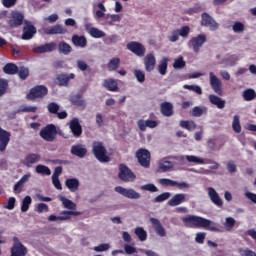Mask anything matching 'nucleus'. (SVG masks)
Returning <instances> with one entry per match:
<instances>
[{
    "label": "nucleus",
    "instance_id": "obj_1",
    "mask_svg": "<svg viewBox=\"0 0 256 256\" xmlns=\"http://www.w3.org/2000/svg\"><path fill=\"white\" fill-rule=\"evenodd\" d=\"M182 223H184L185 227L190 229H206L207 231H214L217 233L220 231L213 221L195 215L183 217Z\"/></svg>",
    "mask_w": 256,
    "mask_h": 256
},
{
    "label": "nucleus",
    "instance_id": "obj_2",
    "mask_svg": "<svg viewBox=\"0 0 256 256\" xmlns=\"http://www.w3.org/2000/svg\"><path fill=\"white\" fill-rule=\"evenodd\" d=\"M92 153L100 163H109L111 157L107 154V148L101 141H94L92 143Z\"/></svg>",
    "mask_w": 256,
    "mask_h": 256
},
{
    "label": "nucleus",
    "instance_id": "obj_3",
    "mask_svg": "<svg viewBox=\"0 0 256 256\" xmlns=\"http://www.w3.org/2000/svg\"><path fill=\"white\" fill-rule=\"evenodd\" d=\"M49 94V89L45 85H36L30 89L29 93L26 95L28 101H35L36 99H43Z\"/></svg>",
    "mask_w": 256,
    "mask_h": 256
},
{
    "label": "nucleus",
    "instance_id": "obj_4",
    "mask_svg": "<svg viewBox=\"0 0 256 256\" xmlns=\"http://www.w3.org/2000/svg\"><path fill=\"white\" fill-rule=\"evenodd\" d=\"M39 135L44 141L52 143L57 138V126L55 124H48L40 130Z\"/></svg>",
    "mask_w": 256,
    "mask_h": 256
},
{
    "label": "nucleus",
    "instance_id": "obj_5",
    "mask_svg": "<svg viewBox=\"0 0 256 256\" xmlns=\"http://www.w3.org/2000/svg\"><path fill=\"white\" fill-rule=\"evenodd\" d=\"M14 244L10 249V256H26L29 253L27 247L21 243L19 238H13Z\"/></svg>",
    "mask_w": 256,
    "mask_h": 256
},
{
    "label": "nucleus",
    "instance_id": "obj_6",
    "mask_svg": "<svg viewBox=\"0 0 256 256\" xmlns=\"http://www.w3.org/2000/svg\"><path fill=\"white\" fill-rule=\"evenodd\" d=\"M25 20V15L19 11H12L8 20V25L12 29H17V27H21V24Z\"/></svg>",
    "mask_w": 256,
    "mask_h": 256
},
{
    "label": "nucleus",
    "instance_id": "obj_7",
    "mask_svg": "<svg viewBox=\"0 0 256 256\" xmlns=\"http://www.w3.org/2000/svg\"><path fill=\"white\" fill-rule=\"evenodd\" d=\"M36 33H37V28L35 27V25H33L29 21H25V25L22 30L21 39H23V41H29L31 40L32 37H35Z\"/></svg>",
    "mask_w": 256,
    "mask_h": 256
},
{
    "label": "nucleus",
    "instance_id": "obj_8",
    "mask_svg": "<svg viewBox=\"0 0 256 256\" xmlns=\"http://www.w3.org/2000/svg\"><path fill=\"white\" fill-rule=\"evenodd\" d=\"M137 159L142 167H149L151 164V153L146 149H139L136 153Z\"/></svg>",
    "mask_w": 256,
    "mask_h": 256
},
{
    "label": "nucleus",
    "instance_id": "obj_9",
    "mask_svg": "<svg viewBox=\"0 0 256 256\" xmlns=\"http://www.w3.org/2000/svg\"><path fill=\"white\" fill-rule=\"evenodd\" d=\"M205 41H207V37L205 36V34H200L192 38L189 41L188 45L189 47L193 48V51H195V53H199V49L203 47V43H205Z\"/></svg>",
    "mask_w": 256,
    "mask_h": 256
},
{
    "label": "nucleus",
    "instance_id": "obj_10",
    "mask_svg": "<svg viewBox=\"0 0 256 256\" xmlns=\"http://www.w3.org/2000/svg\"><path fill=\"white\" fill-rule=\"evenodd\" d=\"M187 161L188 163H194L195 165H209L211 163H213V161H211V159H203L197 156H193V155H186V156H181L180 157V161Z\"/></svg>",
    "mask_w": 256,
    "mask_h": 256
},
{
    "label": "nucleus",
    "instance_id": "obj_11",
    "mask_svg": "<svg viewBox=\"0 0 256 256\" xmlns=\"http://www.w3.org/2000/svg\"><path fill=\"white\" fill-rule=\"evenodd\" d=\"M57 49V43L55 42H49L44 45L36 46L32 48L33 53H53Z\"/></svg>",
    "mask_w": 256,
    "mask_h": 256
},
{
    "label": "nucleus",
    "instance_id": "obj_12",
    "mask_svg": "<svg viewBox=\"0 0 256 256\" xmlns=\"http://www.w3.org/2000/svg\"><path fill=\"white\" fill-rule=\"evenodd\" d=\"M57 49V43L55 42H49L44 45L36 46L32 48L33 53H53Z\"/></svg>",
    "mask_w": 256,
    "mask_h": 256
},
{
    "label": "nucleus",
    "instance_id": "obj_13",
    "mask_svg": "<svg viewBox=\"0 0 256 256\" xmlns=\"http://www.w3.org/2000/svg\"><path fill=\"white\" fill-rule=\"evenodd\" d=\"M9 141H11V133L1 128L0 126V152L1 153H3L7 149V145H9Z\"/></svg>",
    "mask_w": 256,
    "mask_h": 256
},
{
    "label": "nucleus",
    "instance_id": "obj_14",
    "mask_svg": "<svg viewBox=\"0 0 256 256\" xmlns=\"http://www.w3.org/2000/svg\"><path fill=\"white\" fill-rule=\"evenodd\" d=\"M210 85L213 91L217 93V95H223V84L213 72H210Z\"/></svg>",
    "mask_w": 256,
    "mask_h": 256
},
{
    "label": "nucleus",
    "instance_id": "obj_15",
    "mask_svg": "<svg viewBox=\"0 0 256 256\" xmlns=\"http://www.w3.org/2000/svg\"><path fill=\"white\" fill-rule=\"evenodd\" d=\"M69 127L72 135L75 137H81V135H83V127L81 126V123H79L78 118H73L69 123Z\"/></svg>",
    "mask_w": 256,
    "mask_h": 256
},
{
    "label": "nucleus",
    "instance_id": "obj_16",
    "mask_svg": "<svg viewBox=\"0 0 256 256\" xmlns=\"http://www.w3.org/2000/svg\"><path fill=\"white\" fill-rule=\"evenodd\" d=\"M175 167V164L167 158H163L158 162L157 173H167Z\"/></svg>",
    "mask_w": 256,
    "mask_h": 256
},
{
    "label": "nucleus",
    "instance_id": "obj_17",
    "mask_svg": "<svg viewBox=\"0 0 256 256\" xmlns=\"http://www.w3.org/2000/svg\"><path fill=\"white\" fill-rule=\"evenodd\" d=\"M70 79H75V75L73 73L70 74H58L56 76V84L60 87H67L69 85Z\"/></svg>",
    "mask_w": 256,
    "mask_h": 256
},
{
    "label": "nucleus",
    "instance_id": "obj_18",
    "mask_svg": "<svg viewBox=\"0 0 256 256\" xmlns=\"http://www.w3.org/2000/svg\"><path fill=\"white\" fill-rule=\"evenodd\" d=\"M41 161V155L35 154V153H30L25 156V159L22 161L23 165L26 167H33L35 163H39Z\"/></svg>",
    "mask_w": 256,
    "mask_h": 256
},
{
    "label": "nucleus",
    "instance_id": "obj_19",
    "mask_svg": "<svg viewBox=\"0 0 256 256\" xmlns=\"http://www.w3.org/2000/svg\"><path fill=\"white\" fill-rule=\"evenodd\" d=\"M46 35H65L67 33V29L63 27V25L56 24L49 28L45 29Z\"/></svg>",
    "mask_w": 256,
    "mask_h": 256
},
{
    "label": "nucleus",
    "instance_id": "obj_20",
    "mask_svg": "<svg viewBox=\"0 0 256 256\" xmlns=\"http://www.w3.org/2000/svg\"><path fill=\"white\" fill-rule=\"evenodd\" d=\"M150 222L152 223V227L154 231H156V234L159 235V237H165L167 235V232L165 231V228L163 227L159 219L150 218Z\"/></svg>",
    "mask_w": 256,
    "mask_h": 256
},
{
    "label": "nucleus",
    "instance_id": "obj_21",
    "mask_svg": "<svg viewBox=\"0 0 256 256\" xmlns=\"http://www.w3.org/2000/svg\"><path fill=\"white\" fill-rule=\"evenodd\" d=\"M70 153L75 157H79V159H83L87 155V148L81 144H76L71 147Z\"/></svg>",
    "mask_w": 256,
    "mask_h": 256
},
{
    "label": "nucleus",
    "instance_id": "obj_22",
    "mask_svg": "<svg viewBox=\"0 0 256 256\" xmlns=\"http://www.w3.org/2000/svg\"><path fill=\"white\" fill-rule=\"evenodd\" d=\"M202 25H204L205 27H210L211 31H215L217 29H219V24H217V22H215V20H213V18H211V16H209L208 14H202Z\"/></svg>",
    "mask_w": 256,
    "mask_h": 256
},
{
    "label": "nucleus",
    "instance_id": "obj_23",
    "mask_svg": "<svg viewBox=\"0 0 256 256\" xmlns=\"http://www.w3.org/2000/svg\"><path fill=\"white\" fill-rule=\"evenodd\" d=\"M129 49L137 55L138 57H143L145 55V46L143 44L138 43V42H130L129 43Z\"/></svg>",
    "mask_w": 256,
    "mask_h": 256
},
{
    "label": "nucleus",
    "instance_id": "obj_24",
    "mask_svg": "<svg viewBox=\"0 0 256 256\" xmlns=\"http://www.w3.org/2000/svg\"><path fill=\"white\" fill-rule=\"evenodd\" d=\"M144 65L146 71H153L155 69V65H157V60L155 59V55L153 54H147L144 57Z\"/></svg>",
    "mask_w": 256,
    "mask_h": 256
},
{
    "label": "nucleus",
    "instance_id": "obj_25",
    "mask_svg": "<svg viewBox=\"0 0 256 256\" xmlns=\"http://www.w3.org/2000/svg\"><path fill=\"white\" fill-rule=\"evenodd\" d=\"M208 195H209L212 203H214V205H217V207H223V200H221V198L219 197V194L217 193L215 188L209 187Z\"/></svg>",
    "mask_w": 256,
    "mask_h": 256
},
{
    "label": "nucleus",
    "instance_id": "obj_26",
    "mask_svg": "<svg viewBox=\"0 0 256 256\" xmlns=\"http://www.w3.org/2000/svg\"><path fill=\"white\" fill-rule=\"evenodd\" d=\"M102 86L107 89V91L117 92L119 91V84L115 79L109 78L104 79Z\"/></svg>",
    "mask_w": 256,
    "mask_h": 256
},
{
    "label": "nucleus",
    "instance_id": "obj_27",
    "mask_svg": "<svg viewBox=\"0 0 256 256\" xmlns=\"http://www.w3.org/2000/svg\"><path fill=\"white\" fill-rule=\"evenodd\" d=\"M186 195L185 194H176L168 202L169 207H177L181 203H185Z\"/></svg>",
    "mask_w": 256,
    "mask_h": 256
},
{
    "label": "nucleus",
    "instance_id": "obj_28",
    "mask_svg": "<svg viewBox=\"0 0 256 256\" xmlns=\"http://www.w3.org/2000/svg\"><path fill=\"white\" fill-rule=\"evenodd\" d=\"M72 43L75 47H81V49H85V47H87V38L85 36L74 34L72 36Z\"/></svg>",
    "mask_w": 256,
    "mask_h": 256
},
{
    "label": "nucleus",
    "instance_id": "obj_29",
    "mask_svg": "<svg viewBox=\"0 0 256 256\" xmlns=\"http://www.w3.org/2000/svg\"><path fill=\"white\" fill-rule=\"evenodd\" d=\"M65 186L71 191V193H75L79 190V180L77 178H68L65 181Z\"/></svg>",
    "mask_w": 256,
    "mask_h": 256
},
{
    "label": "nucleus",
    "instance_id": "obj_30",
    "mask_svg": "<svg viewBox=\"0 0 256 256\" xmlns=\"http://www.w3.org/2000/svg\"><path fill=\"white\" fill-rule=\"evenodd\" d=\"M58 51L62 55H70L73 51V47H71V45H69V43H67L65 41H61L58 44Z\"/></svg>",
    "mask_w": 256,
    "mask_h": 256
},
{
    "label": "nucleus",
    "instance_id": "obj_31",
    "mask_svg": "<svg viewBox=\"0 0 256 256\" xmlns=\"http://www.w3.org/2000/svg\"><path fill=\"white\" fill-rule=\"evenodd\" d=\"M71 215H73L74 217H78V215H81V212L63 210L60 212L59 220L69 221V219H71Z\"/></svg>",
    "mask_w": 256,
    "mask_h": 256
},
{
    "label": "nucleus",
    "instance_id": "obj_32",
    "mask_svg": "<svg viewBox=\"0 0 256 256\" xmlns=\"http://www.w3.org/2000/svg\"><path fill=\"white\" fill-rule=\"evenodd\" d=\"M209 101L212 105H216L218 109H225V100L221 99L220 97L211 94L209 96Z\"/></svg>",
    "mask_w": 256,
    "mask_h": 256
},
{
    "label": "nucleus",
    "instance_id": "obj_33",
    "mask_svg": "<svg viewBox=\"0 0 256 256\" xmlns=\"http://www.w3.org/2000/svg\"><path fill=\"white\" fill-rule=\"evenodd\" d=\"M3 71L6 75H17V73L19 72V67L17 66V64L7 63L3 67Z\"/></svg>",
    "mask_w": 256,
    "mask_h": 256
},
{
    "label": "nucleus",
    "instance_id": "obj_34",
    "mask_svg": "<svg viewBox=\"0 0 256 256\" xmlns=\"http://www.w3.org/2000/svg\"><path fill=\"white\" fill-rule=\"evenodd\" d=\"M118 177L121 181H129V168L125 164L119 165Z\"/></svg>",
    "mask_w": 256,
    "mask_h": 256
},
{
    "label": "nucleus",
    "instance_id": "obj_35",
    "mask_svg": "<svg viewBox=\"0 0 256 256\" xmlns=\"http://www.w3.org/2000/svg\"><path fill=\"white\" fill-rule=\"evenodd\" d=\"M161 113L165 117H171V115H173V104L169 102L162 103Z\"/></svg>",
    "mask_w": 256,
    "mask_h": 256
},
{
    "label": "nucleus",
    "instance_id": "obj_36",
    "mask_svg": "<svg viewBox=\"0 0 256 256\" xmlns=\"http://www.w3.org/2000/svg\"><path fill=\"white\" fill-rule=\"evenodd\" d=\"M60 201L63 204L64 209H69L70 211H75L77 209V204H75V202L71 201L70 199L61 197Z\"/></svg>",
    "mask_w": 256,
    "mask_h": 256
},
{
    "label": "nucleus",
    "instance_id": "obj_37",
    "mask_svg": "<svg viewBox=\"0 0 256 256\" xmlns=\"http://www.w3.org/2000/svg\"><path fill=\"white\" fill-rule=\"evenodd\" d=\"M169 63V58L164 57L158 64V73L160 75H167V65Z\"/></svg>",
    "mask_w": 256,
    "mask_h": 256
},
{
    "label": "nucleus",
    "instance_id": "obj_38",
    "mask_svg": "<svg viewBox=\"0 0 256 256\" xmlns=\"http://www.w3.org/2000/svg\"><path fill=\"white\" fill-rule=\"evenodd\" d=\"M239 61V58L236 55L227 56L224 61L220 62V65H224V67H232Z\"/></svg>",
    "mask_w": 256,
    "mask_h": 256
},
{
    "label": "nucleus",
    "instance_id": "obj_39",
    "mask_svg": "<svg viewBox=\"0 0 256 256\" xmlns=\"http://www.w3.org/2000/svg\"><path fill=\"white\" fill-rule=\"evenodd\" d=\"M89 35H91L94 39H101L103 37H105V32H103L102 30H99L96 27H91L88 30Z\"/></svg>",
    "mask_w": 256,
    "mask_h": 256
},
{
    "label": "nucleus",
    "instance_id": "obj_40",
    "mask_svg": "<svg viewBox=\"0 0 256 256\" xmlns=\"http://www.w3.org/2000/svg\"><path fill=\"white\" fill-rule=\"evenodd\" d=\"M119 65H121V59L112 58L107 64L108 71H117Z\"/></svg>",
    "mask_w": 256,
    "mask_h": 256
},
{
    "label": "nucleus",
    "instance_id": "obj_41",
    "mask_svg": "<svg viewBox=\"0 0 256 256\" xmlns=\"http://www.w3.org/2000/svg\"><path fill=\"white\" fill-rule=\"evenodd\" d=\"M70 102L76 107H83V105H85V100H83V97L79 94L71 96Z\"/></svg>",
    "mask_w": 256,
    "mask_h": 256
},
{
    "label": "nucleus",
    "instance_id": "obj_42",
    "mask_svg": "<svg viewBox=\"0 0 256 256\" xmlns=\"http://www.w3.org/2000/svg\"><path fill=\"white\" fill-rule=\"evenodd\" d=\"M134 233L136 235V237L139 239V241H147V231H145V229H143V227H137L134 230Z\"/></svg>",
    "mask_w": 256,
    "mask_h": 256
},
{
    "label": "nucleus",
    "instance_id": "obj_43",
    "mask_svg": "<svg viewBox=\"0 0 256 256\" xmlns=\"http://www.w3.org/2000/svg\"><path fill=\"white\" fill-rule=\"evenodd\" d=\"M17 74L19 79H21L22 81H25V79L29 77V68L25 66H21L20 68H18Z\"/></svg>",
    "mask_w": 256,
    "mask_h": 256
},
{
    "label": "nucleus",
    "instance_id": "obj_44",
    "mask_svg": "<svg viewBox=\"0 0 256 256\" xmlns=\"http://www.w3.org/2000/svg\"><path fill=\"white\" fill-rule=\"evenodd\" d=\"M36 173L39 175H51V169L43 164H39L36 166Z\"/></svg>",
    "mask_w": 256,
    "mask_h": 256
},
{
    "label": "nucleus",
    "instance_id": "obj_45",
    "mask_svg": "<svg viewBox=\"0 0 256 256\" xmlns=\"http://www.w3.org/2000/svg\"><path fill=\"white\" fill-rule=\"evenodd\" d=\"M180 127H182L183 129H187L188 131H195V127H197V125H195V122L193 121H180Z\"/></svg>",
    "mask_w": 256,
    "mask_h": 256
},
{
    "label": "nucleus",
    "instance_id": "obj_46",
    "mask_svg": "<svg viewBox=\"0 0 256 256\" xmlns=\"http://www.w3.org/2000/svg\"><path fill=\"white\" fill-rule=\"evenodd\" d=\"M158 183L162 185V187H175L177 185V181L167 179V178H161L158 180Z\"/></svg>",
    "mask_w": 256,
    "mask_h": 256
},
{
    "label": "nucleus",
    "instance_id": "obj_47",
    "mask_svg": "<svg viewBox=\"0 0 256 256\" xmlns=\"http://www.w3.org/2000/svg\"><path fill=\"white\" fill-rule=\"evenodd\" d=\"M256 97V92L253 89H247L243 92L244 101H253Z\"/></svg>",
    "mask_w": 256,
    "mask_h": 256
},
{
    "label": "nucleus",
    "instance_id": "obj_48",
    "mask_svg": "<svg viewBox=\"0 0 256 256\" xmlns=\"http://www.w3.org/2000/svg\"><path fill=\"white\" fill-rule=\"evenodd\" d=\"M31 196H26L23 200H22V204H21V211L22 213H27V211H29V205H31Z\"/></svg>",
    "mask_w": 256,
    "mask_h": 256
},
{
    "label": "nucleus",
    "instance_id": "obj_49",
    "mask_svg": "<svg viewBox=\"0 0 256 256\" xmlns=\"http://www.w3.org/2000/svg\"><path fill=\"white\" fill-rule=\"evenodd\" d=\"M48 112L51 113L52 115H57V112L60 109L59 104L56 102H50L47 106Z\"/></svg>",
    "mask_w": 256,
    "mask_h": 256
},
{
    "label": "nucleus",
    "instance_id": "obj_50",
    "mask_svg": "<svg viewBox=\"0 0 256 256\" xmlns=\"http://www.w3.org/2000/svg\"><path fill=\"white\" fill-rule=\"evenodd\" d=\"M232 129L235 131V133H241V122L239 121V115L234 116Z\"/></svg>",
    "mask_w": 256,
    "mask_h": 256
},
{
    "label": "nucleus",
    "instance_id": "obj_51",
    "mask_svg": "<svg viewBox=\"0 0 256 256\" xmlns=\"http://www.w3.org/2000/svg\"><path fill=\"white\" fill-rule=\"evenodd\" d=\"M7 87H9V82L5 79H0V97L7 93Z\"/></svg>",
    "mask_w": 256,
    "mask_h": 256
},
{
    "label": "nucleus",
    "instance_id": "obj_52",
    "mask_svg": "<svg viewBox=\"0 0 256 256\" xmlns=\"http://www.w3.org/2000/svg\"><path fill=\"white\" fill-rule=\"evenodd\" d=\"M170 197L171 192H164L155 198V203H163V201H167Z\"/></svg>",
    "mask_w": 256,
    "mask_h": 256
},
{
    "label": "nucleus",
    "instance_id": "obj_53",
    "mask_svg": "<svg viewBox=\"0 0 256 256\" xmlns=\"http://www.w3.org/2000/svg\"><path fill=\"white\" fill-rule=\"evenodd\" d=\"M184 89H188L189 91H194V93H197L198 95L203 94V90L200 86L197 85H184Z\"/></svg>",
    "mask_w": 256,
    "mask_h": 256
},
{
    "label": "nucleus",
    "instance_id": "obj_54",
    "mask_svg": "<svg viewBox=\"0 0 256 256\" xmlns=\"http://www.w3.org/2000/svg\"><path fill=\"white\" fill-rule=\"evenodd\" d=\"M15 203H17V200L15 197H10L7 200V204L4 205V209H8L9 211H13L15 209Z\"/></svg>",
    "mask_w": 256,
    "mask_h": 256
},
{
    "label": "nucleus",
    "instance_id": "obj_55",
    "mask_svg": "<svg viewBox=\"0 0 256 256\" xmlns=\"http://www.w3.org/2000/svg\"><path fill=\"white\" fill-rule=\"evenodd\" d=\"M142 191H150V193H157L159 191V188L155 186L154 184H146L141 186Z\"/></svg>",
    "mask_w": 256,
    "mask_h": 256
},
{
    "label": "nucleus",
    "instance_id": "obj_56",
    "mask_svg": "<svg viewBox=\"0 0 256 256\" xmlns=\"http://www.w3.org/2000/svg\"><path fill=\"white\" fill-rule=\"evenodd\" d=\"M174 69H183L185 67V62L183 61V57L179 56L173 63Z\"/></svg>",
    "mask_w": 256,
    "mask_h": 256
},
{
    "label": "nucleus",
    "instance_id": "obj_57",
    "mask_svg": "<svg viewBox=\"0 0 256 256\" xmlns=\"http://www.w3.org/2000/svg\"><path fill=\"white\" fill-rule=\"evenodd\" d=\"M205 111H207V108H201L196 106L192 109V115L193 117H201V115H203Z\"/></svg>",
    "mask_w": 256,
    "mask_h": 256
},
{
    "label": "nucleus",
    "instance_id": "obj_58",
    "mask_svg": "<svg viewBox=\"0 0 256 256\" xmlns=\"http://www.w3.org/2000/svg\"><path fill=\"white\" fill-rule=\"evenodd\" d=\"M77 67L80 69V71H89V73H91V68L83 60L77 61Z\"/></svg>",
    "mask_w": 256,
    "mask_h": 256
},
{
    "label": "nucleus",
    "instance_id": "obj_59",
    "mask_svg": "<svg viewBox=\"0 0 256 256\" xmlns=\"http://www.w3.org/2000/svg\"><path fill=\"white\" fill-rule=\"evenodd\" d=\"M224 226L226 227L227 231H231V229L235 227V220L233 219V217L226 218Z\"/></svg>",
    "mask_w": 256,
    "mask_h": 256
},
{
    "label": "nucleus",
    "instance_id": "obj_60",
    "mask_svg": "<svg viewBox=\"0 0 256 256\" xmlns=\"http://www.w3.org/2000/svg\"><path fill=\"white\" fill-rule=\"evenodd\" d=\"M134 75H135L137 81H139V83H143V81H145V72H143L141 70H135Z\"/></svg>",
    "mask_w": 256,
    "mask_h": 256
},
{
    "label": "nucleus",
    "instance_id": "obj_61",
    "mask_svg": "<svg viewBox=\"0 0 256 256\" xmlns=\"http://www.w3.org/2000/svg\"><path fill=\"white\" fill-rule=\"evenodd\" d=\"M116 193H119L120 195H123L124 197H129V190L126 188H123L121 186L115 187Z\"/></svg>",
    "mask_w": 256,
    "mask_h": 256
},
{
    "label": "nucleus",
    "instance_id": "obj_62",
    "mask_svg": "<svg viewBox=\"0 0 256 256\" xmlns=\"http://www.w3.org/2000/svg\"><path fill=\"white\" fill-rule=\"evenodd\" d=\"M49 211V206L45 203H39L37 206V213H47Z\"/></svg>",
    "mask_w": 256,
    "mask_h": 256
},
{
    "label": "nucleus",
    "instance_id": "obj_63",
    "mask_svg": "<svg viewBox=\"0 0 256 256\" xmlns=\"http://www.w3.org/2000/svg\"><path fill=\"white\" fill-rule=\"evenodd\" d=\"M240 255L242 256H256V253L253 250H249L248 248L240 249Z\"/></svg>",
    "mask_w": 256,
    "mask_h": 256
},
{
    "label": "nucleus",
    "instance_id": "obj_64",
    "mask_svg": "<svg viewBox=\"0 0 256 256\" xmlns=\"http://www.w3.org/2000/svg\"><path fill=\"white\" fill-rule=\"evenodd\" d=\"M109 244H100L96 247H94V251H97V253H101L103 251H108Z\"/></svg>",
    "mask_w": 256,
    "mask_h": 256
}]
</instances>
